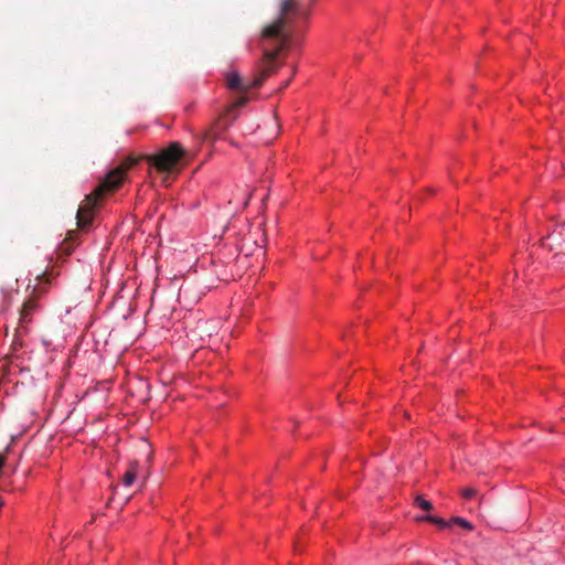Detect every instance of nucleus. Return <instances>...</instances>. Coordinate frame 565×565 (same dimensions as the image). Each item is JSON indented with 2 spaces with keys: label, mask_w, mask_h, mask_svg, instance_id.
Wrapping results in <instances>:
<instances>
[{
  "label": "nucleus",
  "mask_w": 565,
  "mask_h": 565,
  "mask_svg": "<svg viewBox=\"0 0 565 565\" xmlns=\"http://www.w3.org/2000/svg\"><path fill=\"white\" fill-rule=\"evenodd\" d=\"M315 2L316 0H309V2L281 0L277 18L263 29L257 40L264 54L262 71L245 77H242L237 71L226 74L227 88L241 95L232 103L220 122L224 126L223 128L236 119V110L244 107L252 98V89L259 87L265 78L278 68V54L298 45V28L308 20L311 6Z\"/></svg>",
  "instance_id": "1"
},
{
  "label": "nucleus",
  "mask_w": 565,
  "mask_h": 565,
  "mask_svg": "<svg viewBox=\"0 0 565 565\" xmlns=\"http://www.w3.org/2000/svg\"><path fill=\"white\" fill-rule=\"evenodd\" d=\"M138 160L134 157H128L124 164L117 166L110 169L99 181L93 192L85 196V200L81 203L77 213L76 221L77 226L81 231L88 232L92 227L95 211L100 200L107 194L116 191L127 180V169L136 166Z\"/></svg>",
  "instance_id": "2"
},
{
  "label": "nucleus",
  "mask_w": 565,
  "mask_h": 565,
  "mask_svg": "<svg viewBox=\"0 0 565 565\" xmlns=\"http://www.w3.org/2000/svg\"><path fill=\"white\" fill-rule=\"evenodd\" d=\"M184 154L185 151L180 143L171 142L168 148L152 156H147L146 161L149 168H153L162 174V183L169 186L173 178L181 170V160Z\"/></svg>",
  "instance_id": "3"
},
{
  "label": "nucleus",
  "mask_w": 565,
  "mask_h": 565,
  "mask_svg": "<svg viewBox=\"0 0 565 565\" xmlns=\"http://www.w3.org/2000/svg\"><path fill=\"white\" fill-rule=\"evenodd\" d=\"M63 337L61 334H55L50 337L47 334L41 335V347L44 352V360L42 362L43 367H46L45 376H57L58 375V366L54 364L56 358L62 353Z\"/></svg>",
  "instance_id": "4"
},
{
  "label": "nucleus",
  "mask_w": 565,
  "mask_h": 565,
  "mask_svg": "<svg viewBox=\"0 0 565 565\" xmlns=\"http://www.w3.org/2000/svg\"><path fill=\"white\" fill-rule=\"evenodd\" d=\"M58 287V273L54 269H45L38 275V299Z\"/></svg>",
  "instance_id": "5"
},
{
  "label": "nucleus",
  "mask_w": 565,
  "mask_h": 565,
  "mask_svg": "<svg viewBox=\"0 0 565 565\" xmlns=\"http://www.w3.org/2000/svg\"><path fill=\"white\" fill-rule=\"evenodd\" d=\"M34 308L32 299H29L22 307L20 312V322L18 327V332L21 333L24 330H28V324L32 322V310Z\"/></svg>",
  "instance_id": "6"
},
{
  "label": "nucleus",
  "mask_w": 565,
  "mask_h": 565,
  "mask_svg": "<svg viewBox=\"0 0 565 565\" xmlns=\"http://www.w3.org/2000/svg\"><path fill=\"white\" fill-rule=\"evenodd\" d=\"M452 525H459L467 531H472L475 529L473 524L461 516H452L451 518Z\"/></svg>",
  "instance_id": "7"
},
{
  "label": "nucleus",
  "mask_w": 565,
  "mask_h": 565,
  "mask_svg": "<svg viewBox=\"0 0 565 565\" xmlns=\"http://www.w3.org/2000/svg\"><path fill=\"white\" fill-rule=\"evenodd\" d=\"M429 523L437 525L439 529H448L452 526L451 519L446 520L435 515H433V518H429Z\"/></svg>",
  "instance_id": "8"
},
{
  "label": "nucleus",
  "mask_w": 565,
  "mask_h": 565,
  "mask_svg": "<svg viewBox=\"0 0 565 565\" xmlns=\"http://www.w3.org/2000/svg\"><path fill=\"white\" fill-rule=\"evenodd\" d=\"M135 479H136V467L130 466V468L124 475L122 483L125 487H129L134 483Z\"/></svg>",
  "instance_id": "9"
},
{
  "label": "nucleus",
  "mask_w": 565,
  "mask_h": 565,
  "mask_svg": "<svg viewBox=\"0 0 565 565\" xmlns=\"http://www.w3.org/2000/svg\"><path fill=\"white\" fill-rule=\"evenodd\" d=\"M416 507L420 508L425 511H430L433 509V504L429 500L425 499L423 495H417L415 498Z\"/></svg>",
  "instance_id": "10"
},
{
  "label": "nucleus",
  "mask_w": 565,
  "mask_h": 565,
  "mask_svg": "<svg viewBox=\"0 0 565 565\" xmlns=\"http://www.w3.org/2000/svg\"><path fill=\"white\" fill-rule=\"evenodd\" d=\"M476 494H477V491L473 488H466L461 492L462 498H465L466 500H470V499L475 498Z\"/></svg>",
  "instance_id": "11"
},
{
  "label": "nucleus",
  "mask_w": 565,
  "mask_h": 565,
  "mask_svg": "<svg viewBox=\"0 0 565 565\" xmlns=\"http://www.w3.org/2000/svg\"><path fill=\"white\" fill-rule=\"evenodd\" d=\"M214 138H216V136L212 130L205 131L203 135V140H210Z\"/></svg>",
  "instance_id": "12"
},
{
  "label": "nucleus",
  "mask_w": 565,
  "mask_h": 565,
  "mask_svg": "<svg viewBox=\"0 0 565 565\" xmlns=\"http://www.w3.org/2000/svg\"><path fill=\"white\" fill-rule=\"evenodd\" d=\"M429 518H433V515L431 514H424V515L417 516L416 520L419 521V522H429Z\"/></svg>",
  "instance_id": "13"
},
{
  "label": "nucleus",
  "mask_w": 565,
  "mask_h": 565,
  "mask_svg": "<svg viewBox=\"0 0 565 565\" xmlns=\"http://www.w3.org/2000/svg\"><path fill=\"white\" fill-rule=\"evenodd\" d=\"M220 279L226 281V280H228V277L226 275H223V276H220Z\"/></svg>",
  "instance_id": "14"
},
{
  "label": "nucleus",
  "mask_w": 565,
  "mask_h": 565,
  "mask_svg": "<svg viewBox=\"0 0 565 565\" xmlns=\"http://www.w3.org/2000/svg\"><path fill=\"white\" fill-rule=\"evenodd\" d=\"M290 78L285 82V87L289 84Z\"/></svg>",
  "instance_id": "15"
},
{
  "label": "nucleus",
  "mask_w": 565,
  "mask_h": 565,
  "mask_svg": "<svg viewBox=\"0 0 565 565\" xmlns=\"http://www.w3.org/2000/svg\"><path fill=\"white\" fill-rule=\"evenodd\" d=\"M3 505V501L0 500V508Z\"/></svg>",
  "instance_id": "16"
}]
</instances>
